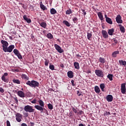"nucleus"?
<instances>
[{"instance_id": "1", "label": "nucleus", "mask_w": 126, "mask_h": 126, "mask_svg": "<svg viewBox=\"0 0 126 126\" xmlns=\"http://www.w3.org/2000/svg\"><path fill=\"white\" fill-rule=\"evenodd\" d=\"M26 84L30 86V87L33 88H35V87H39V82L35 80L28 81Z\"/></svg>"}, {"instance_id": "2", "label": "nucleus", "mask_w": 126, "mask_h": 126, "mask_svg": "<svg viewBox=\"0 0 126 126\" xmlns=\"http://www.w3.org/2000/svg\"><path fill=\"white\" fill-rule=\"evenodd\" d=\"M24 111L29 113H34L35 109H33V106L26 105L24 107Z\"/></svg>"}, {"instance_id": "3", "label": "nucleus", "mask_w": 126, "mask_h": 126, "mask_svg": "<svg viewBox=\"0 0 126 126\" xmlns=\"http://www.w3.org/2000/svg\"><path fill=\"white\" fill-rule=\"evenodd\" d=\"M8 75V73L7 72H5L1 76V79L3 81V82H5L6 83H8V82H9V79L6 77Z\"/></svg>"}, {"instance_id": "4", "label": "nucleus", "mask_w": 126, "mask_h": 126, "mask_svg": "<svg viewBox=\"0 0 126 126\" xmlns=\"http://www.w3.org/2000/svg\"><path fill=\"white\" fill-rule=\"evenodd\" d=\"M15 47L13 45H10L8 47H7L6 48H4L3 50L5 53H11Z\"/></svg>"}, {"instance_id": "5", "label": "nucleus", "mask_w": 126, "mask_h": 126, "mask_svg": "<svg viewBox=\"0 0 126 126\" xmlns=\"http://www.w3.org/2000/svg\"><path fill=\"white\" fill-rule=\"evenodd\" d=\"M13 53L15 55V56H17V57H18L19 60H22V59H23L22 58V55H21V54H20V52H19V51H18V50L16 49H14Z\"/></svg>"}, {"instance_id": "6", "label": "nucleus", "mask_w": 126, "mask_h": 126, "mask_svg": "<svg viewBox=\"0 0 126 126\" xmlns=\"http://www.w3.org/2000/svg\"><path fill=\"white\" fill-rule=\"evenodd\" d=\"M94 72L98 77H104V72L102 71V70H95Z\"/></svg>"}, {"instance_id": "7", "label": "nucleus", "mask_w": 126, "mask_h": 126, "mask_svg": "<svg viewBox=\"0 0 126 126\" xmlns=\"http://www.w3.org/2000/svg\"><path fill=\"white\" fill-rule=\"evenodd\" d=\"M34 108L36 109V110L40 111V113H44V111H45V112L48 113V111L45 108L40 106V105H35Z\"/></svg>"}, {"instance_id": "8", "label": "nucleus", "mask_w": 126, "mask_h": 126, "mask_svg": "<svg viewBox=\"0 0 126 126\" xmlns=\"http://www.w3.org/2000/svg\"><path fill=\"white\" fill-rule=\"evenodd\" d=\"M54 46L56 50L58 52V53H60V54H62V53H63V50L62 49V47H61L60 45L56 44L54 45Z\"/></svg>"}, {"instance_id": "9", "label": "nucleus", "mask_w": 126, "mask_h": 126, "mask_svg": "<svg viewBox=\"0 0 126 126\" xmlns=\"http://www.w3.org/2000/svg\"><path fill=\"white\" fill-rule=\"evenodd\" d=\"M1 43L2 44V50L3 51L4 50V49L7 48L8 47V42L7 41L4 40H1Z\"/></svg>"}, {"instance_id": "10", "label": "nucleus", "mask_w": 126, "mask_h": 126, "mask_svg": "<svg viewBox=\"0 0 126 126\" xmlns=\"http://www.w3.org/2000/svg\"><path fill=\"white\" fill-rule=\"evenodd\" d=\"M121 91L122 94H126V83H122L121 84Z\"/></svg>"}, {"instance_id": "11", "label": "nucleus", "mask_w": 126, "mask_h": 126, "mask_svg": "<svg viewBox=\"0 0 126 126\" xmlns=\"http://www.w3.org/2000/svg\"><path fill=\"white\" fill-rule=\"evenodd\" d=\"M22 119V115L20 113H17L16 114V120L18 123H20Z\"/></svg>"}, {"instance_id": "12", "label": "nucleus", "mask_w": 126, "mask_h": 126, "mask_svg": "<svg viewBox=\"0 0 126 126\" xmlns=\"http://www.w3.org/2000/svg\"><path fill=\"white\" fill-rule=\"evenodd\" d=\"M101 34L104 39H108V38H109L108 32L105 30H102L101 31Z\"/></svg>"}, {"instance_id": "13", "label": "nucleus", "mask_w": 126, "mask_h": 126, "mask_svg": "<svg viewBox=\"0 0 126 126\" xmlns=\"http://www.w3.org/2000/svg\"><path fill=\"white\" fill-rule=\"evenodd\" d=\"M104 17L106 19V22H107V23H108V24H110V25H112V24H113V21H112V19L108 17L107 14H105L104 15Z\"/></svg>"}, {"instance_id": "14", "label": "nucleus", "mask_w": 126, "mask_h": 126, "mask_svg": "<svg viewBox=\"0 0 126 126\" xmlns=\"http://www.w3.org/2000/svg\"><path fill=\"white\" fill-rule=\"evenodd\" d=\"M116 22L118 23V24L123 23V20H122V17L120 15H118L116 18Z\"/></svg>"}, {"instance_id": "15", "label": "nucleus", "mask_w": 126, "mask_h": 126, "mask_svg": "<svg viewBox=\"0 0 126 126\" xmlns=\"http://www.w3.org/2000/svg\"><path fill=\"white\" fill-rule=\"evenodd\" d=\"M120 54V51L119 50L115 51L112 52L111 54V57L112 58H117L118 57V55Z\"/></svg>"}, {"instance_id": "16", "label": "nucleus", "mask_w": 126, "mask_h": 126, "mask_svg": "<svg viewBox=\"0 0 126 126\" xmlns=\"http://www.w3.org/2000/svg\"><path fill=\"white\" fill-rule=\"evenodd\" d=\"M17 95L21 98H24L25 97V94L22 91H19L17 93Z\"/></svg>"}, {"instance_id": "17", "label": "nucleus", "mask_w": 126, "mask_h": 126, "mask_svg": "<svg viewBox=\"0 0 126 126\" xmlns=\"http://www.w3.org/2000/svg\"><path fill=\"white\" fill-rule=\"evenodd\" d=\"M118 26L121 33H125V32H126V29H125V27L123 26V25L121 24L118 25Z\"/></svg>"}, {"instance_id": "18", "label": "nucleus", "mask_w": 126, "mask_h": 126, "mask_svg": "<svg viewBox=\"0 0 126 126\" xmlns=\"http://www.w3.org/2000/svg\"><path fill=\"white\" fill-rule=\"evenodd\" d=\"M23 18L25 20V21L27 22V23H31V22H32V21H31V19L29 18L28 17H27V16L25 15L23 16Z\"/></svg>"}, {"instance_id": "19", "label": "nucleus", "mask_w": 126, "mask_h": 126, "mask_svg": "<svg viewBox=\"0 0 126 126\" xmlns=\"http://www.w3.org/2000/svg\"><path fill=\"white\" fill-rule=\"evenodd\" d=\"M113 95L111 94H108L106 96V100L108 101V102H112V101H113Z\"/></svg>"}, {"instance_id": "20", "label": "nucleus", "mask_w": 126, "mask_h": 126, "mask_svg": "<svg viewBox=\"0 0 126 126\" xmlns=\"http://www.w3.org/2000/svg\"><path fill=\"white\" fill-rule=\"evenodd\" d=\"M115 32V29L112 28L108 30V33L110 36H113L114 32Z\"/></svg>"}, {"instance_id": "21", "label": "nucleus", "mask_w": 126, "mask_h": 126, "mask_svg": "<svg viewBox=\"0 0 126 126\" xmlns=\"http://www.w3.org/2000/svg\"><path fill=\"white\" fill-rule=\"evenodd\" d=\"M39 24L43 28L46 29V27H47V23H46V22H39Z\"/></svg>"}, {"instance_id": "22", "label": "nucleus", "mask_w": 126, "mask_h": 126, "mask_svg": "<svg viewBox=\"0 0 126 126\" xmlns=\"http://www.w3.org/2000/svg\"><path fill=\"white\" fill-rule=\"evenodd\" d=\"M67 75L69 78H72L73 77V72H72V71H68Z\"/></svg>"}, {"instance_id": "23", "label": "nucleus", "mask_w": 126, "mask_h": 126, "mask_svg": "<svg viewBox=\"0 0 126 126\" xmlns=\"http://www.w3.org/2000/svg\"><path fill=\"white\" fill-rule=\"evenodd\" d=\"M97 15H98L100 20H101V21H103V20L104 19V16L102 14V13L100 12H98Z\"/></svg>"}, {"instance_id": "24", "label": "nucleus", "mask_w": 126, "mask_h": 126, "mask_svg": "<svg viewBox=\"0 0 126 126\" xmlns=\"http://www.w3.org/2000/svg\"><path fill=\"white\" fill-rule=\"evenodd\" d=\"M74 66L76 69H79L80 68V67L79 66V63L78 62L74 63Z\"/></svg>"}, {"instance_id": "25", "label": "nucleus", "mask_w": 126, "mask_h": 126, "mask_svg": "<svg viewBox=\"0 0 126 126\" xmlns=\"http://www.w3.org/2000/svg\"><path fill=\"white\" fill-rule=\"evenodd\" d=\"M40 8H41L42 10H46V9H47V7H46V6L43 4V2H40Z\"/></svg>"}, {"instance_id": "26", "label": "nucleus", "mask_w": 126, "mask_h": 126, "mask_svg": "<svg viewBox=\"0 0 126 126\" xmlns=\"http://www.w3.org/2000/svg\"><path fill=\"white\" fill-rule=\"evenodd\" d=\"M94 91L96 93L99 94L100 93L101 91L100 90V88H99V87L98 86H96L94 87Z\"/></svg>"}, {"instance_id": "27", "label": "nucleus", "mask_w": 126, "mask_h": 126, "mask_svg": "<svg viewBox=\"0 0 126 126\" xmlns=\"http://www.w3.org/2000/svg\"><path fill=\"white\" fill-rule=\"evenodd\" d=\"M50 13L52 15L56 14L57 13V10L55 8H52L50 9Z\"/></svg>"}, {"instance_id": "28", "label": "nucleus", "mask_w": 126, "mask_h": 126, "mask_svg": "<svg viewBox=\"0 0 126 126\" xmlns=\"http://www.w3.org/2000/svg\"><path fill=\"white\" fill-rule=\"evenodd\" d=\"M22 78L25 79L26 80H29V77L27 76V75L23 74L22 75Z\"/></svg>"}, {"instance_id": "29", "label": "nucleus", "mask_w": 126, "mask_h": 126, "mask_svg": "<svg viewBox=\"0 0 126 126\" xmlns=\"http://www.w3.org/2000/svg\"><path fill=\"white\" fill-rule=\"evenodd\" d=\"M113 77H114V75L112 74H109L107 75V78H108L110 81H113Z\"/></svg>"}, {"instance_id": "30", "label": "nucleus", "mask_w": 126, "mask_h": 126, "mask_svg": "<svg viewBox=\"0 0 126 126\" xmlns=\"http://www.w3.org/2000/svg\"><path fill=\"white\" fill-rule=\"evenodd\" d=\"M39 104V106L40 107H44V101H43V100H42L41 99H39L38 101Z\"/></svg>"}, {"instance_id": "31", "label": "nucleus", "mask_w": 126, "mask_h": 126, "mask_svg": "<svg viewBox=\"0 0 126 126\" xmlns=\"http://www.w3.org/2000/svg\"><path fill=\"white\" fill-rule=\"evenodd\" d=\"M63 24H65L67 27H70V24L67 21L64 20L63 21Z\"/></svg>"}, {"instance_id": "32", "label": "nucleus", "mask_w": 126, "mask_h": 126, "mask_svg": "<svg viewBox=\"0 0 126 126\" xmlns=\"http://www.w3.org/2000/svg\"><path fill=\"white\" fill-rule=\"evenodd\" d=\"M119 63L120 64H122V65H124L125 66H126V61L119 60Z\"/></svg>"}, {"instance_id": "33", "label": "nucleus", "mask_w": 126, "mask_h": 126, "mask_svg": "<svg viewBox=\"0 0 126 126\" xmlns=\"http://www.w3.org/2000/svg\"><path fill=\"white\" fill-rule=\"evenodd\" d=\"M65 13L67 15L71 14V13H72V11L71 10V9L69 8L68 10H66Z\"/></svg>"}, {"instance_id": "34", "label": "nucleus", "mask_w": 126, "mask_h": 126, "mask_svg": "<svg viewBox=\"0 0 126 126\" xmlns=\"http://www.w3.org/2000/svg\"><path fill=\"white\" fill-rule=\"evenodd\" d=\"M13 82L16 84H20V81H19V80L13 79Z\"/></svg>"}, {"instance_id": "35", "label": "nucleus", "mask_w": 126, "mask_h": 126, "mask_svg": "<svg viewBox=\"0 0 126 126\" xmlns=\"http://www.w3.org/2000/svg\"><path fill=\"white\" fill-rule=\"evenodd\" d=\"M100 88L101 90V91L104 92V89L105 88V85L104 84H101L100 85Z\"/></svg>"}, {"instance_id": "36", "label": "nucleus", "mask_w": 126, "mask_h": 126, "mask_svg": "<svg viewBox=\"0 0 126 126\" xmlns=\"http://www.w3.org/2000/svg\"><path fill=\"white\" fill-rule=\"evenodd\" d=\"M99 61L101 63H105V59L102 57H100Z\"/></svg>"}, {"instance_id": "37", "label": "nucleus", "mask_w": 126, "mask_h": 126, "mask_svg": "<svg viewBox=\"0 0 126 126\" xmlns=\"http://www.w3.org/2000/svg\"><path fill=\"white\" fill-rule=\"evenodd\" d=\"M92 37V34L91 33L87 32V38L88 40H90Z\"/></svg>"}, {"instance_id": "38", "label": "nucleus", "mask_w": 126, "mask_h": 126, "mask_svg": "<svg viewBox=\"0 0 126 126\" xmlns=\"http://www.w3.org/2000/svg\"><path fill=\"white\" fill-rule=\"evenodd\" d=\"M73 22L75 24L76 23V24H77V22L78 21V18H76V17H74L72 19Z\"/></svg>"}, {"instance_id": "39", "label": "nucleus", "mask_w": 126, "mask_h": 126, "mask_svg": "<svg viewBox=\"0 0 126 126\" xmlns=\"http://www.w3.org/2000/svg\"><path fill=\"white\" fill-rule=\"evenodd\" d=\"M53 34H52L51 33L47 34V38H48V39H53Z\"/></svg>"}, {"instance_id": "40", "label": "nucleus", "mask_w": 126, "mask_h": 126, "mask_svg": "<svg viewBox=\"0 0 126 126\" xmlns=\"http://www.w3.org/2000/svg\"><path fill=\"white\" fill-rule=\"evenodd\" d=\"M48 107L49 110H53V105L51 103L48 104Z\"/></svg>"}, {"instance_id": "41", "label": "nucleus", "mask_w": 126, "mask_h": 126, "mask_svg": "<svg viewBox=\"0 0 126 126\" xmlns=\"http://www.w3.org/2000/svg\"><path fill=\"white\" fill-rule=\"evenodd\" d=\"M49 68L50 69H51V70H54V69H55V66L54 65L50 64Z\"/></svg>"}, {"instance_id": "42", "label": "nucleus", "mask_w": 126, "mask_h": 126, "mask_svg": "<svg viewBox=\"0 0 126 126\" xmlns=\"http://www.w3.org/2000/svg\"><path fill=\"white\" fill-rule=\"evenodd\" d=\"M72 111L75 113V114H77V110H76L74 107H71Z\"/></svg>"}, {"instance_id": "43", "label": "nucleus", "mask_w": 126, "mask_h": 126, "mask_svg": "<svg viewBox=\"0 0 126 126\" xmlns=\"http://www.w3.org/2000/svg\"><path fill=\"white\" fill-rule=\"evenodd\" d=\"M71 83H72V86H75V85H76V83H74V80H72L71 81Z\"/></svg>"}, {"instance_id": "44", "label": "nucleus", "mask_w": 126, "mask_h": 126, "mask_svg": "<svg viewBox=\"0 0 126 126\" xmlns=\"http://www.w3.org/2000/svg\"><path fill=\"white\" fill-rule=\"evenodd\" d=\"M48 64H49V61H47V59H45V65L48 66Z\"/></svg>"}, {"instance_id": "45", "label": "nucleus", "mask_w": 126, "mask_h": 126, "mask_svg": "<svg viewBox=\"0 0 126 126\" xmlns=\"http://www.w3.org/2000/svg\"><path fill=\"white\" fill-rule=\"evenodd\" d=\"M113 43H114L115 44H118V40H116V38H113Z\"/></svg>"}, {"instance_id": "46", "label": "nucleus", "mask_w": 126, "mask_h": 126, "mask_svg": "<svg viewBox=\"0 0 126 126\" xmlns=\"http://www.w3.org/2000/svg\"><path fill=\"white\" fill-rule=\"evenodd\" d=\"M31 103H32V104H36V103H37V99H35L32 100L31 101Z\"/></svg>"}, {"instance_id": "47", "label": "nucleus", "mask_w": 126, "mask_h": 126, "mask_svg": "<svg viewBox=\"0 0 126 126\" xmlns=\"http://www.w3.org/2000/svg\"><path fill=\"white\" fill-rule=\"evenodd\" d=\"M104 116H109V115H111V113L109 112H107L106 111L105 113H104Z\"/></svg>"}, {"instance_id": "48", "label": "nucleus", "mask_w": 126, "mask_h": 126, "mask_svg": "<svg viewBox=\"0 0 126 126\" xmlns=\"http://www.w3.org/2000/svg\"><path fill=\"white\" fill-rule=\"evenodd\" d=\"M6 125H7V126H10V122H9V121L7 120L6 121Z\"/></svg>"}, {"instance_id": "49", "label": "nucleus", "mask_w": 126, "mask_h": 126, "mask_svg": "<svg viewBox=\"0 0 126 126\" xmlns=\"http://www.w3.org/2000/svg\"><path fill=\"white\" fill-rule=\"evenodd\" d=\"M78 112H77V114H79V115H82V113H83L82 110H79Z\"/></svg>"}, {"instance_id": "50", "label": "nucleus", "mask_w": 126, "mask_h": 126, "mask_svg": "<svg viewBox=\"0 0 126 126\" xmlns=\"http://www.w3.org/2000/svg\"><path fill=\"white\" fill-rule=\"evenodd\" d=\"M0 92H1V93H3V92H4V90H3V89L0 87Z\"/></svg>"}, {"instance_id": "51", "label": "nucleus", "mask_w": 126, "mask_h": 126, "mask_svg": "<svg viewBox=\"0 0 126 126\" xmlns=\"http://www.w3.org/2000/svg\"><path fill=\"white\" fill-rule=\"evenodd\" d=\"M82 12L84 13V15H86V12L85 11V10L84 9H82Z\"/></svg>"}, {"instance_id": "52", "label": "nucleus", "mask_w": 126, "mask_h": 126, "mask_svg": "<svg viewBox=\"0 0 126 126\" xmlns=\"http://www.w3.org/2000/svg\"><path fill=\"white\" fill-rule=\"evenodd\" d=\"M77 94L78 96H80L81 95V94L79 92V91H78L77 92Z\"/></svg>"}, {"instance_id": "53", "label": "nucleus", "mask_w": 126, "mask_h": 126, "mask_svg": "<svg viewBox=\"0 0 126 126\" xmlns=\"http://www.w3.org/2000/svg\"><path fill=\"white\" fill-rule=\"evenodd\" d=\"M60 66L62 68H63V67H64V65H63V64L62 63V64H60Z\"/></svg>"}, {"instance_id": "54", "label": "nucleus", "mask_w": 126, "mask_h": 126, "mask_svg": "<svg viewBox=\"0 0 126 126\" xmlns=\"http://www.w3.org/2000/svg\"><path fill=\"white\" fill-rule=\"evenodd\" d=\"M24 115V116H25V117H28V116H29L28 113H25Z\"/></svg>"}, {"instance_id": "55", "label": "nucleus", "mask_w": 126, "mask_h": 126, "mask_svg": "<svg viewBox=\"0 0 126 126\" xmlns=\"http://www.w3.org/2000/svg\"><path fill=\"white\" fill-rule=\"evenodd\" d=\"M21 126H27V124L25 123H23L21 124Z\"/></svg>"}, {"instance_id": "56", "label": "nucleus", "mask_w": 126, "mask_h": 126, "mask_svg": "<svg viewBox=\"0 0 126 126\" xmlns=\"http://www.w3.org/2000/svg\"><path fill=\"white\" fill-rule=\"evenodd\" d=\"M30 8L31 9H34V7H33V6L32 5H30Z\"/></svg>"}, {"instance_id": "57", "label": "nucleus", "mask_w": 126, "mask_h": 126, "mask_svg": "<svg viewBox=\"0 0 126 126\" xmlns=\"http://www.w3.org/2000/svg\"><path fill=\"white\" fill-rule=\"evenodd\" d=\"M14 71H16L17 72H18V71H19V69H14Z\"/></svg>"}, {"instance_id": "58", "label": "nucleus", "mask_w": 126, "mask_h": 126, "mask_svg": "<svg viewBox=\"0 0 126 126\" xmlns=\"http://www.w3.org/2000/svg\"><path fill=\"white\" fill-rule=\"evenodd\" d=\"M76 56L79 58H81V56L79 54H77Z\"/></svg>"}, {"instance_id": "59", "label": "nucleus", "mask_w": 126, "mask_h": 126, "mask_svg": "<svg viewBox=\"0 0 126 126\" xmlns=\"http://www.w3.org/2000/svg\"><path fill=\"white\" fill-rule=\"evenodd\" d=\"M79 126H85V125L81 123L79 125Z\"/></svg>"}, {"instance_id": "60", "label": "nucleus", "mask_w": 126, "mask_h": 126, "mask_svg": "<svg viewBox=\"0 0 126 126\" xmlns=\"http://www.w3.org/2000/svg\"><path fill=\"white\" fill-rule=\"evenodd\" d=\"M15 101L16 102V103H18V100L17 99V98H15Z\"/></svg>"}, {"instance_id": "61", "label": "nucleus", "mask_w": 126, "mask_h": 126, "mask_svg": "<svg viewBox=\"0 0 126 126\" xmlns=\"http://www.w3.org/2000/svg\"><path fill=\"white\" fill-rule=\"evenodd\" d=\"M88 73H91V71H88Z\"/></svg>"}, {"instance_id": "62", "label": "nucleus", "mask_w": 126, "mask_h": 126, "mask_svg": "<svg viewBox=\"0 0 126 126\" xmlns=\"http://www.w3.org/2000/svg\"><path fill=\"white\" fill-rule=\"evenodd\" d=\"M33 38H34V36H32V39H33Z\"/></svg>"}, {"instance_id": "63", "label": "nucleus", "mask_w": 126, "mask_h": 126, "mask_svg": "<svg viewBox=\"0 0 126 126\" xmlns=\"http://www.w3.org/2000/svg\"><path fill=\"white\" fill-rule=\"evenodd\" d=\"M21 90L23 91V90H24L23 88H22V89H21Z\"/></svg>"}]
</instances>
